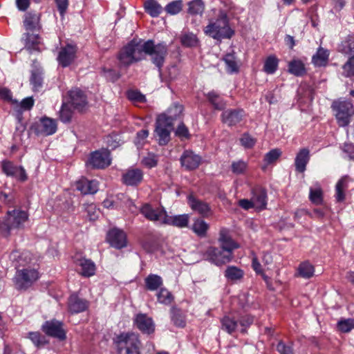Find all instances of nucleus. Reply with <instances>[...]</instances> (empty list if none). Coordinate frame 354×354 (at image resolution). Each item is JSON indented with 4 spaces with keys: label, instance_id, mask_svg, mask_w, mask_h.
I'll list each match as a JSON object with an SVG mask.
<instances>
[{
    "label": "nucleus",
    "instance_id": "obj_49",
    "mask_svg": "<svg viewBox=\"0 0 354 354\" xmlns=\"http://www.w3.org/2000/svg\"><path fill=\"white\" fill-rule=\"evenodd\" d=\"M183 1L176 0L169 3L165 8L167 14L175 15L178 14L183 9Z\"/></svg>",
    "mask_w": 354,
    "mask_h": 354
},
{
    "label": "nucleus",
    "instance_id": "obj_2",
    "mask_svg": "<svg viewBox=\"0 0 354 354\" xmlns=\"http://www.w3.org/2000/svg\"><path fill=\"white\" fill-rule=\"evenodd\" d=\"M28 219V214L24 210L15 209L6 212L3 218H0V234L7 237L12 230L23 228Z\"/></svg>",
    "mask_w": 354,
    "mask_h": 354
},
{
    "label": "nucleus",
    "instance_id": "obj_48",
    "mask_svg": "<svg viewBox=\"0 0 354 354\" xmlns=\"http://www.w3.org/2000/svg\"><path fill=\"white\" fill-rule=\"evenodd\" d=\"M309 198L315 205H321L323 202V193L321 187L317 186L310 189Z\"/></svg>",
    "mask_w": 354,
    "mask_h": 354
},
{
    "label": "nucleus",
    "instance_id": "obj_22",
    "mask_svg": "<svg viewBox=\"0 0 354 354\" xmlns=\"http://www.w3.org/2000/svg\"><path fill=\"white\" fill-rule=\"evenodd\" d=\"M218 241L221 248L232 254L234 250L239 248V245L232 239L229 231L225 228L220 231Z\"/></svg>",
    "mask_w": 354,
    "mask_h": 354
},
{
    "label": "nucleus",
    "instance_id": "obj_11",
    "mask_svg": "<svg viewBox=\"0 0 354 354\" xmlns=\"http://www.w3.org/2000/svg\"><path fill=\"white\" fill-rule=\"evenodd\" d=\"M173 125L166 122L164 115H159L156 120V136L158 138L159 145H165L170 140V133Z\"/></svg>",
    "mask_w": 354,
    "mask_h": 354
},
{
    "label": "nucleus",
    "instance_id": "obj_61",
    "mask_svg": "<svg viewBox=\"0 0 354 354\" xmlns=\"http://www.w3.org/2000/svg\"><path fill=\"white\" fill-rule=\"evenodd\" d=\"M30 82L35 91L41 87L42 84V77L39 72H32L30 77Z\"/></svg>",
    "mask_w": 354,
    "mask_h": 354
},
{
    "label": "nucleus",
    "instance_id": "obj_9",
    "mask_svg": "<svg viewBox=\"0 0 354 354\" xmlns=\"http://www.w3.org/2000/svg\"><path fill=\"white\" fill-rule=\"evenodd\" d=\"M204 257L211 263L220 266L230 262L233 255L223 249L209 247L204 253Z\"/></svg>",
    "mask_w": 354,
    "mask_h": 354
},
{
    "label": "nucleus",
    "instance_id": "obj_27",
    "mask_svg": "<svg viewBox=\"0 0 354 354\" xmlns=\"http://www.w3.org/2000/svg\"><path fill=\"white\" fill-rule=\"evenodd\" d=\"M143 177L142 171L139 169H131L127 170L122 176V180L125 185H137Z\"/></svg>",
    "mask_w": 354,
    "mask_h": 354
},
{
    "label": "nucleus",
    "instance_id": "obj_33",
    "mask_svg": "<svg viewBox=\"0 0 354 354\" xmlns=\"http://www.w3.org/2000/svg\"><path fill=\"white\" fill-rule=\"evenodd\" d=\"M145 11L152 17H157L163 8L156 0H146L144 3Z\"/></svg>",
    "mask_w": 354,
    "mask_h": 354
},
{
    "label": "nucleus",
    "instance_id": "obj_63",
    "mask_svg": "<svg viewBox=\"0 0 354 354\" xmlns=\"http://www.w3.org/2000/svg\"><path fill=\"white\" fill-rule=\"evenodd\" d=\"M18 261V266H26L31 263L32 254L30 252H23L19 257Z\"/></svg>",
    "mask_w": 354,
    "mask_h": 354
},
{
    "label": "nucleus",
    "instance_id": "obj_37",
    "mask_svg": "<svg viewBox=\"0 0 354 354\" xmlns=\"http://www.w3.org/2000/svg\"><path fill=\"white\" fill-rule=\"evenodd\" d=\"M183 106L180 104H174L171 106L167 113L161 114L160 115H164L166 122L171 123L173 125V122L176 120L183 112Z\"/></svg>",
    "mask_w": 354,
    "mask_h": 354
},
{
    "label": "nucleus",
    "instance_id": "obj_13",
    "mask_svg": "<svg viewBox=\"0 0 354 354\" xmlns=\"http://www.w3.org/2000/svg\"><path fill=\"white\" fill-rule=\"evenodd\" d=\"M42 330L48 336L57 338L59 340L66 339V331L63 323L56 319L46 321L42 325Z\"/></svg>",
    "mask_w": 354,
    "mask_h": 354
},
{
    "label": "nucleus",
    "instance_id": "obj_42",
    "mask_svg": "<svg viewBox=\"0 0 354 354\" xmlns=\"http://www.w3.org/2000/svg\"><path fill=\"white\" fill-rule=\"evenodd\" d=\"M205 9V6L202 0H193L188 3L189 14L192 15H201Z\"/></svg>",
    "mask_w": 354,
    "mask_h": 354
},
{
    "label": "nucleus",
    "instance_id": "obj_21",
    "mask_svg": "<svg viewBox=\"0 0 354 354\" xmlns=\"http://www.w3.org/2000/svg\"><path fill=\"white\" fill-rule=\"evenodd\" d=\"M76 189L83 194H94L99 189V183L96 180L82 178L76 183Z\"/></svg>",
    "mask_w": 354,
    "mask_h": 354
},
{
    "label": "nucleus",
    "instance_id": "obj_12",
    "mask_svg": "<svg viewBox=\"0 0 354 354\" xmlns=\"http://www.w3.org/2000/svg\"><path fill=\"white\" fill-rule=\"evenodd\" d=\"M166 211L163 207H153L149 203L144 204L140 208V213L148 220L163 224Z\"/></svg>",
    "mask_w": 354,
    "mask_h": 354
},
{
    "label": "nucleus",
    "instance_id": "obj_54",
    "mask_svg": "<svg viewBox=\"0 0 354 354\" xmlns=\"http://www.w3.org/2000/svg\"><path fill=\"white\" fill-rule=\"evenodd\" d=\"M28 337L32 343L37 347L45 345L47 342L45 337L38 332H30L28 333Z\"/></svg>",
    "mask_w": 354,
    "mask_h": 354
},
{
    "label": "nucleus",
    "instance_id": "obj_16",
    "mask_svg": "<svg viewBox=\"0 0 354 354\" xmlns=\"http://www.w3.org/2000/svg\"><path fill=\"white\" fill-rule=\"evenodd\" d=\"M22 39L24 42L25 48L30 53L40 52L45 48L42 39L37 32H25Z\"/></svg>",
    "mask_w": 354,
    "mask_h": 354
},
{
    "label": "nucleus",
    "instance_id": "obj_50",
    "mask_svg": "<svg viewBox=\"0 0 354 354\" xmlns=\"http://www.w3.org/2000/svg\"><path fill=\"white\" fill-rule=\"evenodd\" d=\"M73 112L68 103L64 102L59 111V119L62 122L67 123L71 120Z\"/></svg>",
    "mask_w": 354,
    "mask_h": 354
},
{
    "label": "nucleus",
    "instance_id": "obj_36",
    "mask_svg": "<svg viewBox=\"0 0 354 354\" xmlns=\"http://www.w3.org/2000/svg\"><path fill=\"white\" fill-rule=\"evenodd\" d=\"M288 72L295 76H303L306 74L305 65L300 59H293L288 64Z\"/></svg>",
    "mask_w": 354,
    "mask_h": 354
},
{
    "label": "nucleus",
    "instance_id": "obj_15",
    "mask_svg": "<svg viewBox=\"0 0 354 354\" xmlns=\"http://www.w3.org/2000/svg\"><path fill=\"white\" fill-rule=\"evenodd\" d=\"M106 241L112 247L116 249L123 248L127 245L126 233L123 230L116 227L111 229L107 232Z\"/></svg>",
    "mask_w": 354,
    "mask_h": 354
},
{
    "label": "nucleus",
    "instance_id": "obj_41",
    "mask_svg": "<svg viewBox=\"0 0 354 354\" xmlns=\"http://www.w3.org/2000/svg\"><path fill=\"white\" fill-rule=\"evenodd\" d=\"M223 61L225 62L226 66H227V71L230 73H236L239 71V67L236 63V57L234 55V53H227L226 54L224 57L223 58Z\"/></svg>",
    "mask_w": 354,
    "mask_h": 354
},
{
    "label": "nucleus",
    "instance_id": "obj_29",
    "mask_svg": "<svg viewBox=\"0 0 354 354\" xmlns=\"http://www.w3.org/2000/svg\"><path fill=\"white\" fill-rule=\"evenodd\" d=\"M310 160V151L308 149L304 148L299 150L296 156L295 165L296 170L299 172H304L306 170V165Z\"/></svg>",
    "mask_w": 354,
    "mask_h": 354
},
{
    "label": "nucleus",
    "instance_id": "obj_32",
    "mask_svg": "<svg viewBox=\"0 0 354 354\" xmlns=\"http://www.w3.org/2000/svg\"><path fill=\"white\" fill-rule=\"evenodd\" d=\"M145 287L148 290L155 291L161 288L163 281L161 277L154 274H150L145 279Z\"/></svg>",
    "mask_w": 354,
    "mask_h": 354
},
{
    "label": "nucleus",
    "instance_id": "obj_20",
    "mask_svg": "<svg viewBox=\"0 0 354 354\" xmlns=\"http://www.w3.org/2000/svg\"><path fill=\"white\" fill-rule=\"evenodd\" d=\"M201 158L192 151H185L180 157L181 165L187 170H194L198 167Z\"/></svg>",
    "mask_w": 354,
    "mask_h": 354
},
{
    "label": "nucleus",
    "instance_id": "obj_19",
    "mask_svg": "<svg viewBox=\"0 0 354 354\" xmlns=\"http://www.w3.org/2000/svg\"><path fill=\"white\" fill-rule=\"evenodd\" d=\"M74 263L79 268L80 274L84 277H89L94 275L95 273V265L94 262L90 259L75 257L74 258Z\"/></svg>",
    "mask_w": 354,
    "mask_h": 354
},
{
    "label": "nucleus",
    "instance_id": "obj_30",
    "mask_svg": "<svg viewBox=\"0 0 354 354\" xmlns=\"http://www.w3.org/2000/svg\"><path fill=\"white\" fill-rule=\"evenodd\" d=\"M88 308L86 300L79 298L77 295H73L68 299V309L72 313H79L84 311Z\"/></svg>",
    "mask_w": 354,
    "mask_h": 354
},
{
    "label": "nucleus",
    "instance_id": "obj_53",
    "mask_svg": "<svg viewBox=\"0 0 354 354\" xmlns=\"http://www.w3.org/2000/svg\"><path fill=\"white\" fill-rule=\"evenodd\" d=\"M339 50L344 54H351L354 52V39L348 38L343 41L339 47Z\"/></svg>",
    "mask_w": 354,
    "mask_h": 354
},
{
    "label": "nucleus",
    "instance_id": "obj_64",
    "mask_svg": "<svg viewBox=\"0 0 354 354\" xmlns=\"http://www.w3.org/2000/svg\"><path fill=\"white\" fill-rule=\"evenodd\" d=\"M176 135L182 139L189 138V130L183 123H180L177 127Z\"/></svg>",
    "mask_w": 354,
    "mask_h": 354
},
{
    "label": "nucleus",
    "instance_id": "obj_58",
    "mask_svg": "<svg viewBox=\"0 0 354 354\" xmlns=\"http://www.w3.org/2000/svg\"><path fill=\"white\" fill-rule=\"evenodd\" d=\"M241 145L246 149L252 148L257 140L248 133H244L240 138Z\"/></svg>",
    "mask_w": 354,
    "mask_h": 354
},
{
    "label": "nucleus",
    "instance_id": "obj_60",
    "mask_svg": "<svg viewBox=\"0 0 354 354\" xmlns=\"http://www.w3.org/2000/svg\"><path fill=\"white\" fill-rule=\"evenodd\" d=\"M142 164L148 168H152L156 166L158 158L153 153H148L142 160Z\"/></svg>",
    "mask_w": 354,
    "mask_h": 354
},
{
    "label": "nucleus",
    "instance_id": "obj_6",
    "mask_svg": "<svg viewBox=\"0 0 354 354\" xmlns=\"http://www.w3.org/2000/svg\"><path fill=\"white\" fill-rule=\"evenodd\" d=\"M39 278L37 269L26 268L18 270L14 278L16 288L20 290H27Z\"/></svg>",
    "mask_w": 354,
    "mask_h": 354
},
{
    "label": "nucleus",
    "instance_id": "obj_47",
    "mask_svg": "<svg viewBox=\"0 0 354 354\" xmlns=\"http://www.w3.org/2000/svg\"><path fill=\"white\" fill-rule=\"evenodd\" d=\"M207 97L209 102L214 106L216 109L221 110L225 107V103L214 91L208 93Z\"/></svg>",
    "mask_w": 354,
    "mask_h": 354
},
{
    "label": "nucleus",
    "instance_id": "obj_4",
    "mask_svg": "<svg viewBox=\"0 0 354 354\" xmlns=\"http://www.w3.org/2000/svg\"><path fill=\"white\" fill-rule=\"evenodd\" d=\"M142 52L143 57L145 54L149 55L152 63L160 70L167 55L168 48L164 43L154 44L153 41L148 40L142 43Z\"/></svg>",
    "mask_w": 354,
    "mask_h": 354
},
{
    "label": "nucleus",
    "instance_id": "obj_5",
    "mask_svg": "<svg viewBox=\"0 0 354 354\" xmlns=\"http://www.w3.org/2000/svg\"><path fill=\"white\" fill-rule=\"evenodd\" d=\"M118 58L121 66H129L143 59L142 43L131 41L119 53Z\"/></svg>",
    "mask_w": 354,
    "mask_h": 354
},
{
    "label": "nucleus",
    "instance_id": "obj_18",
    "mask_svg": "<svg viewBox=\"0 0 354 354\" xmlns=\"http://www.w3.org/2000/svg\"><path fill=\"white\" fill-rule=\"evenodd\" d=\"M135 326L143 333L151 334L155 330V325L151 317L146 314L139 313L134 319Z\"/></svg>",
    "mask_w": 354,
    "mask_h": 354
},
{
    "label": "nucleus",
    "instance_id": "obj_56",
    "mask_svg": "<svg viewBox=\"0 0 354 354\" xmlns=\"http://www.w3.org/2000/svg\"><path fill=\"white\" fill-rule=\"evenodd\" d=\"M127 97L133 103H140L145 102V96L140 91L131 90L127 92Z\"/></svg>",
    "mask_w": 354,
    "mask_h": 354
},
{
    "label": "nucleus",
    "instance_id": "obj_3",
    "mask_svg": "<svg viewBox=\"0 0 354 354\" xmlns=\"http://www.w3.org/2000/svg\"><path fill=\"white\" fill-rule=\"evenodd\" d=\"M119 354H141V342L138 335L134 333H122L115 339Z\"/></svg>",
    "mask_w": 354,
    "mask_h": 354
},
{
    "label": "nucleus",
    "instance_id": "obj_10",
    "mask_svg": "<svg viewBox=\"0 0 354 354\" xmlns=\"http://www.w3.org/2000/svg\"><path fill=\"white\" fill-rule=\"evenodd\" d=\"M32 129L37 136H48L57 131V124L53 118L43 117L33 124Z\"/></svg>",
    "mask_w": 354,
    "mask_h": 354
},
{
    "label": "nucleus",
    "instance_id": "obj_14",
    "mask_svg": "<svg viewBox=\"0 0 354 354\" xmlns=\"http://www.w3.org/2000/svg\"><path fill=\"white\" fill-rule=\"evenodd\" d=\"M68 99L67 103L73 109L82 111L88 104L87 97L85 94L79 88L71 90L68 93Z\"/></svg>",
    "mask_w": 354,
    "mask_h": 354
},
{
    "label": "nucleus",
    "instance_id": "obj_17",
    "mask_svg": "<svg viewBox=\"0 0 354 354\" xmlns=\"http://www.w3.org/2000/svg\"><path fill=\"white\" fill-rule=\"evenodd\" d=\"M76 52L77 48L75 45L67 44L61 48L57 56L59 64L62 67L68 66L74 61Z\"/></svg>",
    "mask_w": 354,
    "mask_h": 354
},
{
    "label": "nucleus",
    "instance_id": "obj_38",
    "mask_svg": "<svg viewBox=\"0 0 354 354\" xmlns=\"http://www.w3.org/2000/svg\"><path fill=\"white\" fill-rule=\"evenodd\" d=\"M222 329L225 330L229 334L234 333L237 327L238 322L235 318L231 315H226L223 317L221 321Z\"/></svg>",
    "mask_w": 354,
    "mask_h": 354
},
{
    "label": "nucleus",
    "instance_id": "obj_43",
    "mask_svg": "<svg viewBox=\"0 0 354 354\" xmlns=\"http://www.w3.org/2000/svg\"><path fill=\"white\" fill-rule=\"evenodd\" d=\"M337 328L342 333H349L351 330L354 329V317L340 319L337 323Z\"/></svg>",
    "mask_w": 354,
    "mask_h": 354
},
{
    "label": "nucleus",
    "instance_id": "obj_8",
    "mask_svg": "<svg viewBox=\"0 0 354 354\" xmlns=\"http://www.w3.org/2000/svg\"><path fill=\"white\" fill-rule=\"evenodd\" d=\"M111 158L108 149H102L90 153L86 165L92 169H104L111 165Z\"/></svg>",
    "mask_w": 354,
    "mask_h": 354
},
{
    "label": "nucleus",
    "instance_id": "obj_24",
    "mask_svg": "<svg viewBox=\"0 0 354 354\" xmlns=\"http://www.w3.org/2000/svg\"><path fill=\"white\" fill-rule=\"evenodd\" d=\"M243 116V110L228 109L223 112L221 115L222 122L229 127L234 126L239 123Z\"/></svg>",
    "mask_w": 354,
    "mask_h": 354
},
{
    "label": "nucleus",
    "instance_id": "obj_55",
    "mask_svg": "<svg viewBox=\"0 0 354 354\" xmlns=\"http://www.w3.org/2000/svg\"><path fill=\"white\" fill-rule=\"evenodd\" d=\"M281 149H273L265 155L264 161L267 165L272 164L281 156Z\"/></svg>",
    "mask_w": 354,
    "mask_h": 354
},
{
    "label": "nucleus",
    "instance_id": "obj_44",
    "mask_svg": "<svg viewBox=\"0 0 354 354\" xmlns=\"http://www.w3.org/2000/svg\"><path fill=\"white\" fill-rule=\"evenodd\" d=\"M208 228L209 225L205 221L197 219L193 223L192 229L198 236L203 237L206 235Z\"/></svg>",
    "mask_w": 354,
    "mask_h": 354
},
{
    "label": "nucleus",
    "instance_id": "obj_7",
    "mask_svg": "<svg viewBox=\"0 0 354 354\" xmlns=\"http://www.w3.org/2000/svg\"><path fill=\"white\" fill-rule=\"evenodd\" d=\"M333 109L335 111V117L340 127H346L354 115L353 104L348 101H337L333 103Z\"/></svg>",
    "mask_w": 354,
    "mask_h": 354
},
{
    "label": "nucleus",
    "instance_id": "obj_39",
    "mask_svg": "<svg viewBox=\"0 0 354 354\" xmlns=\"http://www.w3.org/2000/svg\"><path fill=\"white\" fill-rule=\"evenodd\" d=\"M243 274V271L236 266H228L225 271V277L230 281L239 280Z\"/></svg>",
    "mask_w": 354,
    "mask_h": 354
},
{
    "label": "nucleus",
    "instance_id": "obj_34",
    "mask_svg": "<svg viewBox=\"0 0 354 354\" xmlns=\"http://www.w3.org/2000/svg\"><path fill=\"white\" fill-rule=\"evenodd\" d=\"M13 109L19 114L25 111H28L32 109L34 105V100L32 97H28L24 98L21 102H19L17 100L13 101L12 104Z\"/></svg>",
    "mask_w": 354,
    "mask_h": 354
},
{
    "label": "nucleus",
    "instance_id": "obj_51",
    "mask_svg": "<svg viewBox=\"0 0 354 354\" xmlns=\"http://www.w3.org/2000/svg\"><path fill=\"white\" fill-rule=\"evenodd\" d=\"M248 168V163L243 160H239L234 161L231 165V170L233 174L240 175L244 174Z\"/></svg>",
    "mask_w": 354,
    "mask_h": 354
},
{
    "label": "nucleus",
    "instance_id": "obj_28",
    "mask_svg": "<svg viewBox=\"0 0 354 354\" xmlns=\"http://www.w3.org/2000/svg\"><path fill=\"white\" fill-rule=\"evenodd\" d=\"M24 26L26 30V32H37L40 29L39 17L30 12H28L24 15Z\"/></svg>",
    "mask_w": 354,
    "mask_h": 354
},
{
    "label": "nucleus",
    "instance_id": "obj_57",
    "mask_svg": "<svg viewBox=\"0 0 354 354\" xmlns=\"http://www.w3.org/2000/svg\"><path fill=\"white\" fill-rule=\"evenodd\" d=\"M181 42L186 46H194L197 44L198 39L194 34L187 33L182 36Z\"/></svg>",
    "mask_w": 354,
    "mask_h": 354
},
{
    "label": "nucleus",
    "instance_id": "obj_62",
    "mask_svg": "<svg viewBox=\"0 0 354 354\" xmlns=\"http://www.w3.org/2000/svg\"><path fill=\"white\" fill-rule=\"evenodd\" d=\"M17 166H15L10 161H3L2 162V169L3 171L6 175L13 176L16 169H17Z\"/></svg>",
    "mask_w": 354,
    "mask_h": 354
},
{
    "label": "nucleus",
    "instance_id": "obj_26",
    "mask_svg": "<svg viewBox=\"0 0 354 354\" xmlns=\"http://www.w3.org/2000/svg\"><path fill=\"white\" fill-rule=\"evenodd\" d=\"M188 204L190 207L201 214L203 216H208L210 214L211 209L209 205L202 201L198 200L193 196H188Z\"/></svg>",
    "mask_w": 354,
    "mask_h": 354
},
{
    "label": "nucleus",
    "instance_id": "obj_1",
    "mask_svg": "<svg viewBox=\"0 0 354 354\" xmlns=\"http://www.w3.org/2000/svg\"><path fill=\"white\" fill-rule=\"evenodd\" d=\"M204 32L210 37L222 40L230 39L234 35V30L230 26L228 17L224 12H220L216 19H212L204 28Z\"/></svg>",
    "mask_w": 354,
    "mask_h": 354
},
{
    "label": "nucleus",
    "instance_id": "obj_25",
    "mask_svg": "<svg viewBox=\"0 0 354 354\" xmlns=\"http://www.w3.org/2000/svg\"><path fill=\"white\" fill-rule=\"evenodd\" d=\"M252 200L254 208L263 209L267 205V194L264 189L257 187L252 190Z\"/></svg>",
    "mask_w": 354,
    "mask_h": 354
},
{
    "label": "nucleus",
    "instance_id": "obj_23",
    "mask_svg": "<svg viewBox=\"0 0 354 354\" xmlns=\"http://www.w3.org/2000/svg\"><path fill=\"white\" fill-rule=\"evenodd\" d=\"M189 215L187 214L169 216L166 212L164 225H172L178 228L187 227L189 223Z\"/></svg>",
    "mask_w": 354,
    "mask_h": 354
},
{
    "label": "nucleus",
    "instance_id": "obj_31",
    "mask_svg": "<svg viewBox=\"0 0 354 354\" xmlns=\"http://www.w3.org/2000/svg\"><path fill=\"white\" fill-rule=\"evenodd\" d=\"M328 57L329 51L322 47H319L312 57V63L315 66H325L328 63Z\"/></svg>",
    "mask_w": 354,
    "mask_h": 354
},
{
    "label": "nucleus",
    "instance_id": "obj_46",
    "mask_svg": "<svg viewBox=\"0 0 354 354\" xmlns=\"http://www.w3.org/2000/svg\"><path fill=\"white\" fill-rule=\"evenodd\" d=\"M278 68V59L274 56H269L265 61L263 70L268 74H273Z\"/></svg>",
    "mask_w": 354,
    "mask_h": 354
},
{
    "label": "nucleus",
    "instance_id": "obj_52",
    "mask_svg": "<svg viewBox=\"0 0 354 354\" xmlns=\"http://www.w3.org/2000/svg\"><path fill=\"white\" fill-rule=\"evenodd\" d=\"M85 211L87 212V216L90 221H95L100 216V210L96 207L94 203L84 204Z\"/></svg>",
    "mask_w": 354,
    "mask_h": 354
},
{
    "label": "nucleus",
    "instance_id": "obj_40",
    "mask_svg": "<svg viewBox=\"0 0 354 354\" xmlns=\"http://www.w3.org/2000/svg\"><path fill=\"white\" fill-rule=\"evenodd\" d=\"M315 272V268L312 264L308 261L300 263L298 268L299 275L305 279L312 277Z\"/></svg>",
    "mask_w": 354,
    "mask_h": 354
},
{
    "label": "nucleus",
    "instance_id": "obj_59",
    "mask_svg": "<svg viewBox=\"0 0 354 354\" xmlns=\"http://www.w3.org/2000/svg\"><path fill=\"white\" fill-rule=\"evenodd\" d=\"M343 74L346 77L354 75V55L350 57L343 66Z\"/></svg>",
    "mask_w": 354,
    "mask_h": 354
},
{
    "label": "nucleus",
    "instance_id": "obj_35",
    "mask_svg": "<svg viewBox=\"0 0 354 354\" xmlns=\"http://www.w3.org/2000/svg\"><path fill=\"white\" fill-rule=\"evenodd\" d=\"M349 178L347 176L342 178L335 186V198L337 201L342 202L345 198L344 192L348 188Z\"/></svg>",
    "mask_w": 354,
    "mask_h": 354
},
{
    "label": "nucleus",
    "instance_id": "obj_45",
    "mask_svg": "<svg viewBox=\"0 0 354 354\" xmlns=\"http://www.w3.org/2000/svg\"><path fill=\"white\" fill-rule=\"evenodd\" d=\"M158 301L165 305H169L174 300L172 294L166 288H161L157 293Z\"/></svg>",
    "mask_w": 354,
    "mask_h": 354
}]
</instances>
